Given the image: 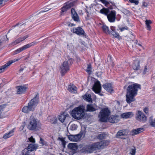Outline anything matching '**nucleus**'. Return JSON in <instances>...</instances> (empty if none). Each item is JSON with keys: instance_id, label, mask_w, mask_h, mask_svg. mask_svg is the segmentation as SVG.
<instances>
[{"instance_id": "obj_54", "label": "nucleus", "mask_w": 155, "mask_h": 155, "mask_svg": "<svg viewBox=\"0 0 155 155\" xmlns=\"http://www.w3.org/2000/svg\"><path fill=\"white\" fill-rule=\"evenodd\" d=\"M138 45H139V46H140L142 48H143V49H144V48H143V47L142 46V45H141V44H139V43H138Z\"/></svg>"}, {"instance_id": "obj_63", "label": "nucleus", "mask_w": 155, "mask_h": 155, "mask_svg": "<svg viewBox=\"0 0 155 155\" xmlns=\"http://www.w3.org/2000/svg\"><path fill=\"white\" fill-rule=\"evenodd\" d=\"M0 87H1V86H0Z\"/></svg>"}, {"instance_id": "obj_9", "label": "nucleus", "mask_w": 155, "mask_h": 155, "mask_svg": "<svg viewBox=\"0 0 155 155\" xmlns=\"http://www.w3.org/2000/svg\"><path fill=\"white\" fill-rule=\"evenodd\" d=\"M38 146L36 144H30L27 147V149H25L23 150L22 155H29V151H33L37 148Z\"/></svg>"}, {"instance_id": "obj_39", "label": "nucleus", "mask_w": 155, "mask_h": 155, "mask_svg": "<svg viewBox=\"0 0 155 155\" xmlns=\"http://www.w3.org/2000/svg\"><path fill=\"white\" fill-rule=\"evenodd\" d=\"M149 68H147V66H145L143 70V74H148L149 72Z\"/></svg>"}, {"instance_id": "obj_31", "label": "nucleus", "mask_w": 155, "mask_h": 155, "mask_svg": "<svg viewBox=\"0 0 155 155\" xmlns=\"http://www.w3.org/2000/svg\"><path fill=\"white\" fill-rule=\"evenodd\" d=\"M100 12L101 14L107 16L109 12V10L108 8H103L102 9L100 10Z\"/></svg>"}, {"instance_id": "obj_18", "label": "nucleus", "mask_w": 155, "mask_h": 155, "mask_svg": "<svg viewBox=\"0 0 155 155\" xmlns=\"http://www.w3.org/2000/svg\"><path fill=\"white\" fill-rule=\"evenodd\" d=\"M17 93L18 94H21L24 93L26 91L27 87L25 86H18Z\"/></svg>"}, {"instance_id": "obj_7", "label": "nucleus", "mask_w": 155, "mask_h": 155, "mask_svg": "<svg viewBox=\"0 0 155 155\" xmlns=\"http://www.w3.org/2000/svg\"><path fill=\"white\" fill-rule=\"evenodd\" d=\"M37 126V121L35 118L31 116L30 117V121L28 125L29 129L33 130L36 129Z\"/></svg>"}, {"instance_id": "obj_40", "label": "nucleus", "mask_w": 155, "mask_h": 155, "mask_svg": "<svg viewBox=\"0 0 155 155\" xmlns=\"http://www.w3.org/2000/svg\"><path fill=\"white\" fill-rule=\"evenodd\" d=\"M91 64H88L86 71L89 74H90L91 72Z\"/></svg>"}, {"instance_id": "obj_49", "label": "nucleus", "mask_w": 155, "mask_h": 155, "mask_svg": "<svg viewBox=\"0 0 155 155\" xmlns=\"http://www.w3.org/2000/svg\"><path fill=\"white\" fill-rule=\"evenodd\" d=\"M28 140L30 142L32 143H34L35 142V139L33 138L32 136L30 138H29Z\"/></svg>"}, {"instance_id": "obj_51", "label": "nucleus", "mask_w": 155, "mask_h": 155, "mask_svg": "<svg viewBox=\"0 0 155 155\" xmlns=\"http://www.w3.org/2000/svg\"><path fill=\"white\" fill-rule=\"evenodd\" d=\"M128 28L127 27V26H126V27H123L122 28H120V30L121 31H124V30H128Z\"/></svg>"}, {"instance_id": "obj_50", "label": "nucleus", "mask_w": 155, "mask_h": 155, "mask_svg": "<svg viewBox=\"0 0 155 155\" xmlns=\"http://www.w3.org/2000/svg\"><path fill=\"white\" fill-rule=\"evenodd\" d=\"M40 143L42 144V145H44L45 144V141L44 140L41 138H40Z\"/></svg>"}, {"instance_id": "obj_47", "label": "nucleus", "mask_w": 155, "mask_h": 155, "mask_svg": "<svg viewBox=\"0 0 155 155\" xmlns=\"http://www.w3.org/2000/svg\"><path fill=\"white\" fill-rule=\"evenodd\" d=\"M136 149L135 148L132 149L130 152V153L131 155H135L136 152Z\"/></svg>"}, {"instance_id": "obj_38", "label": "nucleus", "mask_w": 155, "mask_h": 155, "mask_svg": "<svg viewBox=\"0 0 155 155\" xmlns=\"http://www.w3.org/2000/svg\"><path fill=\"white\" fill-rule=\"evenodd\" d=\"M69 8L65 5H64L62 8L61 12V15H63V13L65 12Z\"/></svg>"}, {"instance_id": "obj_19", "label": "nucleus", "mask_w": 155, "mask_h": 155, "mask_svg": "<svg viewBox=\"0 0 155 155\" xmlns=\"http://www.w3.org/2000/svg\"><path fill=\"white\" fill-rule=\"evenodd\" d=\"M143 131V128H138L131 130L130 132V134L131 135H134L137 134Z\"/></svg>"}, {"instance_id": "obj_2", "label": "nucleus", "mask_w": 155, "mask_h": 155, "mask_svg": "<svg viewBox=\"0 0 155 155\" xmlns=\"http://www.w3.org/2000/svg\"><path fill=\"white\" fill-rule=\"evenodd\" d=\"M38 97L36 96L31 100L28 103V106L24 107L22 109V111L25 113H29L30 111H33L38 104Z\"/></svg>"}, {"instance_id": "obj_1", "label": "nucleus", "mask_w": 155, "mask_h": 155, "mask_svg": "<svg viewBox=\"0 0 155 155\" xmlns=\"http://www.w3.org/2000/svg\"><path fill=\"white\" fill-rule=\"evenodd\" d=\"M140 88V85L136 83L129 85L128 87L126 96V101L127 103L130 104L135 101V97L137 95L138 90Z\"/></svg>"}, {"instance_id": "obj_59", "label": "nucleus", "mask_w": 155, "mask_h": 155, "mask_svg": "<svg viewBox=\"0 0 155 155\" xmlns=\"http://www.w3.org/2000/svg\"><path fill=\"white\" fill-rule=\"evenodd\" d=\"M75 25H73L72 24H71V26H74Z\"/></svg>"}, {"instance_id": "obj_56", "label": "nucleus", "mask_w": 155, "mask_h": 155, "mask_svg": "<svg viewBox=\"0 0 155 155\" xmlns=\"http://www.w3.org/2000/svg\"><path fill=\"white\" fill-rule=\"evenodd\" d=\"M137 42H138V41L137 40H136L135 41V43L136 44H137Z\"/></svg>"}, {"instance_id": "obj_20", "label": "nucleus", "mask_w": 155, "mask_h": 155, "mask_svg": "<svg viewBox=\"0 0 155 155\" xmlns=\"http://www.w3.org/2000/svg\"><path fill=\"white\" fill-rule=\"evenodd\" d=\"M133 115L134 114L132 112H129L122 114L120 116L123 118L127 119L132 117Z\"/></svg>"}, {"instance_id": "obj_32", "label": "nucleus", "mask_w": 155, "mask_h": 155, "mask_svg": "<svg viewBox=\"0 0 155 155\" xmlns=\"http://www.w3.org/2000/svg\"><path fill=\"white\" fill-rule=\"evenodd\" d=\"M83 97L84 100L87 101H92V100L91 98V96L90 94H86L83 96Z\"/></svg>"}, {"instance_id": "obj_10", "label": "nucleus", "mask_w": 155, "mask_h": 155, "mask_svg": "<svg viewBox=\"0 0 155 155\" xmlns=\"http://www.w3.org/2000/svg\"><path fill=\"white\" fill-rule=\"evenodd\" d=\"M136 118L139 121L145 122L147 120V117L143 113L139 110L136 114Z\"/></svg>"}, {"instance_id": "obj_42", "label": "nucleus", "mask_w": 155, "mask_h": 155, "mask_svg": "<svg viewBox=\"0 0 155 155\" xmlns=\"http://www.w3.org/2000/svg\"><path fill=\"white\" fill-rule=\"evenodd\" d=\"M106 136V134H99L97 137L98 139L100 140L104 138Z\"/></svg>"}, {"instance_id": "obj_4", "label": "nucleus", "mask_w": 155, "mask_h": 155, "mask_svg": "<svg viewBox=\"0 0 155 155\" xmlns=\"http://www.w3.org/2000/svg\"><path fill=\"white\" fill-rule=\"evenodd\" d=\"M72 58H68L64 61L63 64L60 66V71L61 75L64 76L69 71V66L73 62Z\"/></svg>"}, {"instance_id": "obj_35", "label": "nucleus", "mask_w": 155, "mask_h": 155, "mask_svg": "<svg viewBox=\"0 0 155 155\" xmlns=\"http://www.w3.org/2000/svg\"><path fill=\"white\" fill-rule=\"evenodd\" d=\"M145 22L147 29L150 30L151 29V26L150 25L152 23L151 21L150 20H146L145 21Z\"/></svg>"}, {"instance_id": "obj_11", "label": "nucleus", "mask_w": 155, "mask_h": 155, "mask_svg": "<svg viewBox=\"0 0 155 155\" xmlns=\"http://www.w3.org/2000/svg\"><path fill=\"white\" fill-rule=\"evenodd\" d=\"M116 11L114 10L111 11L108 13L107 17L109 21L110 22H114L116 19Z\"/></svg>"}, {"instance_id": "obj_62", "label": "nucleus", "mask_w": 155, "mask_h": 155, "mask_svg": "<svg viewBox=\"0 0 155 155\" xmlns=\"http://www.w3.org/2000/svg\"><path fill=\"white\" fill-rule=\"evenodd\" d=\"M111 57H110V59L111 60Z\"/></svg>"}, {"instance_id": "obj_46", "label": "nucleus", "mask_w": 155, "mask_h": 155, "mask_svg": "<svg viewBox=\"0 0 155 155\" xmlns=\"http://www.w3.org/2000/svg\"><path fill=\"white\" fill-rule=\"evenodd\" d=\"M99 1L101 2L104 4L106 6H107L108 4H109V3L106 0H99Z\"/></svg>"}, {"instance_id": "obj_61", "label": "nucleus", "mask_w": 155, "mask_h": 155, "mask_svg": "<svg viewBox=\"0 0 155 155\" xmlns=\"http://www.w3.org/2000/svg\"><path fill=\"white\" fill-rule=\"evenodd\" d=\"M6 38H7V40H8V38L7 37H6Z\"/></svg>"}, {"instance_id": "obj_45", "label": "nucleus", "mask_w": 155, "mask_h": 155, "mask_svg": "<svg viewBox=\"0 0 155 155\" xmlns=\"http://www.w3.org/2000/svg\"><path fill=\"white\" fill-rule=\"evenodd\" d=\"M67 48L70 51L73 50L74 47L71 44H68L67 45Z\"/></svg>"}, {"instance_id": "obj_22", "label": "nucleus", "mask_w": 155, "mask_h": 155, "mask_svg": "<svg viewBox=\"0 0 155 155\" xmlns=\"http://www.w3.org/2000/svg\"><path fill=\"white\" fill-rule=\"evenodd\" d=\"M128 134L127 130H120L118 131L116 134L117 137L120 138L121 136L127 135Z\"/></svg>"}, {"instance_id": "obj_21", "label": "nucleus", "mask_w": 155, "mask_h": 155, "mask_svg": "<svg viewBox=\"0 0 155 155\" xmlns=\"http://www.w3.org/2000/svg\"><path fill=\"white\" fill-rule=\"evenodd\" d=\"M72 32L78 35H83L84 33V30L81 27L74 28L72 30Z\"/></svg>"}, {"instance_id": "obj_5", "label": "nucleus", "mask_w": 155, "mask_h": 155, "mask_svg": "<svg viewBox=\"0 0 155 155\" xmlns=\"http://www.w3.org/2000/svg\"><path fill=\"white\" fill-rule=\"evenodd\" d=\"M110 114V111L107 108L101 110L99 115L100 120L103 122L107 121L109 116Z\"/></svg>"}, {"instance_id": "obj_14", "label": "nucleus", "mask_w": 155, "mask_h": 155, "mask_svg": "<svg viewBox=\"0 0 155 155\" xmlns=\"http://www.w3.org/2000/svg\"><path fill=\"white\" fill-rule=\"evenodd\" d=\"M101 86L99 81H97L95 82L93 86V90L96 93H99L101 90Z\"/></svg>"}, {"instance_id": "obj_27", "label": "nucleus", "mask_w": 155, "mask_h": 155, "mask_svg": "<svg viewBox=\"0 0 155 155\" xmlns=\"http://www.w3.org/2000/svg\"><path fill=\"white\" fill-rule=\"evenodd\" d=\"M98 143L100 148H103L104 147L107 146L109 144V142L108 140H104L99 142Z\"/></svg>"}, {"instance_id": "obj_33", "label": "nucleus", "mask_w": 155, "mask_h": 155, "mask_svg": "<svg viewBox=\"0 0 155 155\" xmlns=\"http://www.w3.org/2000/svg\"><path fill=\"white\" fill-rule=\"evenodd\" d=\"M102 28L104 32L105 33L110 34L111 31H109V28L106 25H104L103 26Z\"/></svg>"}, {"instance_id": "obj_28", "label": "nucleus", "mask_w": 155, "mask_h": 155, "mask_svg": "<svg viewBox=\"0 0 155 155\" xmlns=\"http://www.w3.org/2000/svg\"><path fill=\"white\" fill-rule=\"evenodd\" d=\"M68 147L71 150H75L77 149V145L76 143H70L68 145Z\"/></svg>"}, {"instance_id": "obj_53", "label": "nucleus", "mask_w": 155, "mask_h": 155, "mask_svg": "<svg viewBox=\"0 0 155 155\" xmlns=\"http://www.w3.org/2000/svg\"><path fill=\"white\" fill-rule=\"evenodd\" d=\"M6 0H0V5L2 4L3 2Z\"/></svg>"}, {"instance_id": "obj_34", "label": "nucleus", "mask_w": 155, "mask_h": 155, "mask_svg": "<svg viewBox=\"0 0 155 155\" xmlns=\"http://www.w3.org/2000/svg\"><path fill=\"white\" fill-rule=\"evenodd\" d=\"M13 132L14 131L12 130L8 133L5 134L3 137V138L4 139H7L13 135Z\"/></svg>"}, {"instance_id": "obj_26", "label": "nucleus", "mask_w": 155, "mask_h": 155, "mask_svg": "<svg viewBox=\"0 0 155 155\" xmlns=\"http://www.w3.org/2000/svg\"><path fill=\"white\" fill-rule=\"evenodd\" d=\"M110 29L112 30V31L110 32V34L115 38H118L119 37V35L118 33L115 31L114 27L111 26Z\"/></svg>"}, {"instance_id": "obj_13", "label": "nucleus", "mask_w": 155, "mask_h": 155, "mask_svg": "<svg viewBox=\"0 0 155 155\" xmlns=\"http://www.w3.org/2000/svg\"><path fill=\"white\" fill-rule=\"evenodd\" d=\"M34 44L35 43L34 42H32L31 43L28 44L26 45H24L22 47L20 48L15 50L14 52L15 54H16L20 53V52L27 49V48L30 47L31 46L34 45Z\"/></svg>"}, {"instance_id": "obj_24", "label": "nucleus", "mask_w": 155, "mask_h": 155, "mask_svg": "<svg viewBox=\"0 0 155 155\" xmlns=\"http://www.w3.org/2000/svg\"><path fill=\"white\" fill-rule=\"evenodd\" d=\"M68 90L69 92L72 93H77V87L73 84L68 85Z\"/></svg>"}, {"instance_id": "obj_41", "label": "nucleus", "mask_w": 155, "mask_h": 155, "mask_svg": "<svg viewBox=\"0 0 155 155\" xmlns=\"http://www.w3.org/2000/svg\"><path fill=\"white\" fill-rule=\"evenodd\" d=\"M58 140L61 142L63 147H64L65 146L66 142L64 138H59Z\"/></svg>"}, {"instance_id": "obj_25", "label": "nucleus", "mask_w": 155, "mask_h": 155, "mask_svg": "<svg viewBox=\"0 0 155 155\" xmlns=\"http://www.w3.org/2000/svg\"><path fill=\"white\" fill-rule=\"evenodd\" d=\"M28 37V35H27L23 37L19 38L16 40L15 41L12 42L11 43L12 45H15L16 44L19 43L23 41L25 39L27 38Z\"/></svg>"}, {"instance_id": "obj_43", "label": "nucleus", "mask_w": 155, "mask_h": 155, "mask_svg": "<svg viewBox=\"0 0 155 155\" xmlns=\"http://www.w3.org/2000/svg\"><path fill=\"white\" fill-rule=\"evenodd\" d=\"M74 5V3L73 2H69L66 3V5L69 8Z\"/></svg>"}, {"instance_id": "obj_48", "label": "nucleus", "mask_w": 155, "mask_h": 155, "mask_svg": "<svg viewBox=\"0 0 155 155\" xmlns=\"http://www.w3.org/2000/svg\"><path fill=\"white\" fill-rule=\"evenodd\" d=\"M129 1L131 3H135L137 5L138 4L139 2L137 0H129Z\"/></svg>"}, {"instance_id": "obj_3", "label": "nucleus", "mask_w": 155, "mask_h": 155, "mask_svg": "<svg viewBox=\"0 0 155 155\" xmlns=\"http://www.w3.org/2000/svg\"><path fill=\"white\" fill-rule=\"evenodd\" d=\"M72 116L78 120L82 118L85 115V107L83 106H80L74 108L72 111Z\"/></svg>"}, {"instance_id": "obj_12", "label": "nucleus", "mask_w": 155, "mask_h": 155, "mask_svg": "<svg viewBox=\"0 0 155 155\" xmlns=\"http://www.w3.org/2000/svg\"><path fill=\"white\" fill-rule=\"evenodd\" d=\"M20 59V58H18L17 59H14L13 60L10 61L5 64L2 66L0 68V73L4 72L5 70L7 68L12 64L19 60Z\"/></svg>"}, {"instance_id": "obj_23", "label": "nucleus", "mask_w": 155, "mask_h": 155, "mask_svg": "<svg viewBox=\"0 0 155 155\" xmlns=\"http://www.w3.org/2000/svg\"><path fill=\"white\" fill-rule=\"evenodd\" d=\"M103 87L105 90L109 92H111L113 90L110 84H105L103 85Z\"/></svg>"}, {"instance_id": "obj_55", "label": "nucleus", "mask_w": 155, "mask_h": 155, "mask_svg": "<svg viewBox=\"0 0 155 155\" xmlns=\"http://www.w3.org/2000/svg\"><path fill=\"white\" fill-rule=\"evenodd\" d=\"M23 68H21L20 69V70H19V71H20V72H21V71H23Z\"/></svg>"}, {"instance_id": "obj_58", "label": "nucleus", "mask_w": 155, "mask_h": 155, "mask_svg": "<svg viewBox=\"0 0 155 155\" xmlns=\"http://www.w3.org/2000/svg\"><path fill=\"white\" fill-rule=\"evenodd\" d=\"M153 79H155V75L153 77Z\"/></svg>"}, {"instance_id": "obj_17", "label": "nucleus", "mask_w": 155, "mask_h": 155, "mask_svg": "<svg viewBox=\"0 0 155 155\" xmlns=\"http://www.w3.org/2000/svg\"><path fill=\"white\" fill-rule=\"evenodd\" d=\"M71 11L72 18L74 21H79V17L75 9L72 8Z\"/></svg>"}, {"instance_id": "obj_8", "label": "nucleus", "mask_w": 155, "mask_h": 155, "mask_svg": "<svg viewBox=\"0 0 155 155\" xmlns=\"http://www.w3.org/2000/svg\"><path fill=\"white\" fill-rule=\"evenodd\" d=\"M28 27V23L23 24L19 27L16 26L15 28L13 30V33L16 34H18Z\"/></svg>"}, {"instance_id": "obj_37", "label": "nucleus", "mask_w": 155, "mask_h": 155, "mask_svg": "<svg viewBox=\"0 0 155 155\" xmlns=\"http://www.w3.org/2000/svg\"><path fill=\"white\" fill-rule=\"evenodd\" d=\"M149 121L150 125L153 127H155V119L153 120V117H151L150 118Z\"/></svg>"}, {"instance_id": "obj_57", "label": "nucleus", "mask_w": 155, "mask_h": 155, "mask_svg": "<svg viewBox=\"0 0 155 155\" xmlns=\"http://www.w3.org/2000/svg\"><path fill=\"white\" fill-rule=\"evenodd\" d=\"M2 44V41L0 40V46Z\"/></svg>"}, {"instance_id": "obj_60", "label": "nucleus", "mask_w": 155, "mask_h": 155, "mask_svg": "<svg viewBox=\"0 0 155 155\" xmlns=\"http://www.w3.org/2000/svg\"><path fill=\"white\" fill-rule=\"evenodd\" d=\"M47 11H48V10H45V11H43V12H47Z\"/></svg>"}, {"instance_id": "obj_52", "label": "nucleus", "mask_w": 155, "mask_h": 155, "mask_svg": "<svg viewBox=\"0 0 155 155\" xmlns=\"http://www.w3.org/2000/svg\"><path fill=\"white\" fill-rule=\"evenodd\" d=\"M149 109L147 107H145L143 109V111L146 114H147L148 113Z\"/></svg>"}, {"instance_id": "obj_15", "label": "nucleus", "mask_w": 155, "mask_h": 155, "mask_svg": "<svg viewBox=\"0 0 155 155\" xmlns=\"http://www.w3.org/2000/svg\"><path fill=\"white\" fill-rule=\"evenodd\" d=\"M81 137V135L80 134L68 136V138L70 140L75 142H77L79 140Z\"/></svg>"}, {"instance_id": "obj_6", "label": "nucleus", "mask_w": 155, "mask_h": 155, "mask_svg": "<svg viewBox=\"0 0 155 155\" xmlns=\"http://www.w3.org/2000/svg\"><path fill=\"white\" fill-rule=\"evenodd\" d=\"M98 142L87 146L86 147L85 150L88 153H91L93 151L100 148Z\"/></svg>"}, {"instance_id": "obj_30", "label": "nucleus", "mask_w": 155, "mask_h": 155, "mask_svg": "<svg viewBox=\"0 0 155 155\" xmlns=\"http://www.w3.org/2000/svg\"><path fill=\"white\" fill-rule=\"evenodd\" d=\"M67 115L66 114L63 113L59 115L58 117L59 120L62 123L64 122Z\"/></svg>"}, {"instance_id": "obj_36", "label": "nucleus", "mask_w": 155, "mask_h": 155, "mask_svg": "<svg viewBox=\"0 0 155 155\" xmlns=\"http://www.w3.org/2000/svg\"><path fill=\"white\" fill-rule=\"evenodd\" d=\"M87 111H94L95 110L91 105H87Z\"/></svg>"}, {"instance_id": "obj_16", "label": "nucleus", "mask_w": 155, "mask_h": 155, "mask_svg": "<svg viewBox=\"0 0 155 155\" xmlns=\"http://www.w3.org/2000/svg\"><path fill=\"white\" fill-rule=\"evenodd\" d=\"M120 117L118 116H111L108 118V120L109 122L112 123L117 122L120 120Z\"/></svg>"}, {"instance_id": "obj_29", "label": "nucleus", "mask_w": 155, "mask_h": 155, "mask_svg": "<svg viewBox=\"0 0 155 155\" xmlns=\"http://www.w3.org/2000/svg\"><path fill=\"white\" fill-rule=\"evenodd\" d=\"M133 68L134 69L138 70L140 68L139 65V61L137 60L134 61L133 65Z\"/></svg>"}, {"instance_id": "obj_44", "label": "nucleus", "mask_w": 155, "mask_h": 155, "mask_svg": "<svg viewBox=\"0 0 155 155\" xmlns=\"http://www.w3.org/2000/svg\"><path fill=\"white\" fill-rule=\"evenodd\" d=\"M77 126L75 124H72L70 127V130H75L77 129Z\"/></svg>"}]
</instances>
